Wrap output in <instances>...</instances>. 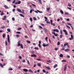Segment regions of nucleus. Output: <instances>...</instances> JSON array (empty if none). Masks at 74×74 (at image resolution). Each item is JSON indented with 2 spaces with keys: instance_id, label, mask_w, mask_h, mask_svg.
<instances>
[{
  "instance_id": "nucleus-1",
  "label": "nucleus",
  "mask_w": 74,
  "mask_h": 74,
  "mask_svg": "<svg viewBox=\"0 0 74 74\" xmlns=\"http://www.w3.org/2000/svg\"><path fill=\"white\" fill-rule=\"evenodd\" d=\"M41 41H39V44H38V46L40 48H41Z\"/></svg>"
},
{
  "instance_id": "nucleus-2",
  "label": "nucleus",
  "mask_w": 74,
  "mask_h": 74,
  "mask_svg": "<svg viewBox=\"0 0 74 74\" xmlns=\"http://www.w3.org/2000/svg\"><path fill=\"white\" fill-rule=\"evenodd\" d=\"M34 12H35L36 13V14H38V12H39V13H42V12H40L38 10H37L36 11H34Z\"/></svg>"
},
{
  "instance_id": "nucleus-3",
  "label": "nucleus",
  "mask_w": 74,
  "mask_h": 74,
  "mask_svg": "<svg viewBox=\"0 0 74 74\" xmlns=\"http://www.w3.org/2000/svg\"><path fill=\"white\" fill-rule=\"evenodd\" d=\"M63 31L64 32L65 34V35H67V34H68L67 32V31H66V29H63Z\"/></svg>"
},
{
  "instance_id": "nucleus-4",
  "label": "nucleus",
  "mask_w": 74,
  "mask_h": 74,
  "mask_svg": "<svg viewBox=\"0 0 74 74\" xmlns=\"http://www.w3.org/2000/svg\"><path fill=\"white\" fill-rule=\"evenodd\" d=\"M53 32H56L57 33L59 32V30L58 29H53Z\"/></svg>"
},
{
  "instance_id": "nucleus-5",
  "label": "nucleus",
  "mask_w": 74,
  "mask_h": 74,
  "mask_svg": "<svg viewBox=\"0 0 74 74\" xmlns=\"http://www.w3.org/2000/svg\"><path fill=\"white\" fill-rule=\"evenodd\" d=\"M71 38H69V39L70 40H73V36L72 35H71Z\"/></svg>"
},
{
  "instance_id": "nucleus-6",
  "label": "nucleus",
  "mask_w": 74,
  "mask_h": 74,
  "mask_svg": "<svg viewBox=\"0 0 74 74\" xmlns=\"http://www.w3.org/2000/svg\"><path fill=\"white\" fill-rule=\"evenodd\" d=\"M38 1V2L39 3H40L41 4H42V2H41V0H37Z\"/></svg>"
},
{
  "instance_id": "nucleus-7",
  "label": "nucleus",
  "mask_w": 74,
  "mask_h": 74,
  "mask_svg": "<svg viewBox=\"0 0 74 74\" xmlns=\"http://www.w3.org/2000/svg\"><path fill=\"white\" fill-rule=\"evenodd\" d=\"M17 11H18V12H21V13H22V11L20 10L18 8L17 9Z\"/></svg>"
},
{
  "instance_id": "nucleus-8",
  "label": "nucleus",
  "mask_w": 74,
  "mask_h": 74,
  "mask_svg": "<svg viewBox=\"0 0 74 74\" xmlns=\"http://www.w3.org/2000/svg\"><path fill=\"white\" fill-rule=\"evenodd\" d=\"M31 57H37V55L36 54H33L32 55H31Z\"/></svg>"
},
{
  "instance_id": "nucleus-9",
  "label": "nucleus",
  "mask_w": 74,
  "mask_h": 74,
  "mask_svg": "<svg viewBox=\"0 0 74 74\" xmlns=\"http://www.w3.org/2000/svg\"><path fill=\"white\" fill-rule=\"evenodd\" d=\"M70 51V49H65L64 50V51L65 52H68V51Z\"/></svg>"
},
{
  "instance_id": "nucleus-10",
  "label": "nucleus",
  "mask_w": 74,
  "mask_h": 74,
  "mask_svg": "<svg viewBox=\"0 0 74 74\" xmlns=\"http://www.w3.org/2000/svg\"><path fill=\"white\" fill-rule=\"evenodd\" d=\"M23 70L24 71H25V72H27L28 71V70L26 69H23Z\"/></svg>"
},
{
  "instance_id": "nucleus-11",
  "label": "nucleus",
  "mask_w": 74,
  "mask_h": 74,
  "mask_svg": "<svg viewBox=\"0 0 74 74\" xmlns=\"http://www.w3.org/2000/svg\"><path fill=\"white\" fill-rule=\"evenodd\" d=\"M21 45L20 44V41H19L18 42V47H19Z\"/></svg>"
},
{
  "instance_id": "nucleus-12",
  "label": "nucleus",
  "mask_w": 74,
  "mask_h": 74,
  "mask_svg": "<svg viewBox=\"0 0 74 74\" xmlns=\"http://www.w3.org/2000/svg\"><path fill=\"white\" fill-rule=\"evenodd\" d=\"M33 11H34V9H31L30 11V13H32Z\"/></svg>"
},
{
  "instance_id": "nucleus-13",
  "label": "nucleus",
  "mask_w": 74,
  "mask_h": 74,
  "mask_svg": "<svg viewBox=\"0 0 74 74\" xmlns=\"http://www.w3.org/2000/svg\"><path fill=\"white\" fill-rule=\"evenodd\" d=\"M66 68H67V66H66V65H65L64 66V71H66Z\"/></svg>"
},
{
  "instance_id": "nucleus-14",
  "label": "nucleus",
  "mask_w": 74,
  "mask_h": 74,
  "mask_svg": "<svg viewBox=\"0 0 74 74\" xmlns=\"http://www.w3.org/2000/svg\"><path fill=\"white\" fill-rule=\"evenodd\" d=\"M2 37L3 38H5V34H3L2 35Z\"/></svg>"
},
{
  "instance_id": "nucleus-15",
  "label": "nucleus",
  "mask_w": 74,
  "mask_h": 74,
  "mask_svg": "<svg viewBox=\"0 0 74 74\" xmlns=\"http://www.w3.org/2000/svg\"><path fill=\"white\" fill-rule=\"evenodd\" d=\"M45 19V21H47V19H48V18L47 17H46L45 16L44 17Z\"/></svg>"
},
{
  "instance_id": "nucleus-16",
  "label": "nucleus",
  "mask_w": 74,
  "mask_h": 74,
  "mask_svg": "<svg viewBox=\"0 0 74 74\" xmlns=\"http://www.w3.org/2000/svg\"><path fill=\"white\" fill-rule=\"evenodd\" d=\"M37 64L38 66H39V67H40V66H41V64H40V63H38Z\"/></svg>"
},
{
  "instance_id": "nucleus-17",
  "label": "nucleus",
  "mask_w": 74,
  "mask_h": 74,
  "mask_svg": "<svg viewBox=\"0 0 74 74\" xmlns=\"http://www.w3.org/2000/svg\"><path fill=\"white\" fill-rule=\"evenodd\" d=\"M60 12L62 14H63L64 13L63 12V11H62V10H60Z\"/></svg>"
},
{
  "instance_id": "nucleus-18",
  "label": "nucleus",
  "mask_w": 74,
  "mask_h": 74,
  "mask_svg": "<svg viewBox=\"0 0 74 74\" xmlns=\"http://www.w3.org/2000/svg\"><path fill=\"white\" fill-rule=\"evenodd\" d=\"M7 31L8 32H11V30H10V28H8Z\"/></svg>"
},
{
  "instance_id": "nucleus-19",
  "label": "nucleus",
  "mask_w": 74,
  "mask_h": 74,
  "mask_svg": "<svg viewBox=\"0 0 74 74\" xmlns=\"http://www.w3.org/2000/svg\"><path fill=\"white\" fill-rule=\"evenodd\" d=\"M4 18H2L3 20H5V18H6V16H4L3 17Z\"/></svg>"
},
{
  "instance_id": "nucleus-20",
  "label": "nucleus",
  "mask_w": 74,
  "mask_h": 74,
  "mask_svg": "<svg viewBox=\"0 0 74 74\" xmlns=\"http://www.w3.org/2000/svg\"><path fill=\"white\" fill-rule=\"evenodd\" d=\"M26 42L28 44H30V43H31V42H30V41H29V40H27L26 41Z\"/></svg>"
},
{
  "instance_id": "nucleus-21",
  "label": "nucleus",
  "mask_w": 74,
  "mask_h": 74,
  "mask_svg": "<svg viewBox=\"0 0 74 74\" xmlns=\"http://www.w3.org/2000/svg\"><path fill=\"white\" fill-rule=\"evenodd\" d=\"M68 5L69 7H71V5L69 3H68Z\"/></svg>"
},
{
  "instance_id": "nucleus-22",
  "label": "nucleus",
  "mask_w": 74,
  "mask_h": 74,
  "mask_svg": "<svg viewBox=\"0 0 74 74\" xmlns=\"http://www.w3.org/2000/svg\"><path fill=\"white\" fill-rule=\"evenodd\" d=\"M28 71L29 72H30V73H33V71L31 69H29Z\"/></svg>"
},
{
  "instance_id": "nucleus-23",
  "label": "nucleus",
  "mask_w": 74,
  "mask_h": 74,
  "mask_svg": "<svg viewBox=\"0 0 74 74\" xmlns=\"http://www.w3.org/2000/svg\"><path fill=\"white\" fill-rule=\"evenodd\" d=\"M67 24L68 25H70L71 27H72V26H71V24L70 23H67Z\"/></svg>"
},
{
  "instance_id": "nucleus-24",
  "label": "nucleus",
  "mask_w": 74,
  "mask_h": 74,
  "mask_svg": "<svg viewBox=\"0 0 74 74\" xmlns=\"http://www.w3.org/2000/svg\"><path fill=\"white\" fill-rule=\"evenodd\" d=\"M46 68L47 69H48V70H51V69H50V68H49V67L48 66V67L46 66Z\"/></svg>"
},
{
  "instance_id": "nucleus-25",
  "label": "nucleus",
  "mask_w": 74,
  "mask_h": 74,
  "mask_svg": "<svg viewBox=\"0 0 74 74\" xmlns=\"http://www.w3.org/2000/svg\"><path fill=\"white\" fill-rule=\"evenodd\" d=\"M57 66H58V65H57V64H55L53 66V68H55V67H56Z\"/></svg>"
},
{
  "instance_id": "nucleus-26",
  "label": "nucleus",
  "mask_w": 74,
  "mask_h": 74,
  "mask_svg": "<svg viewBox=\"0 0 74 74\" xmlns=\"http://www.w3.org/2000/svg\"><path fill=\"white\" fill-rule=\"evenodd\" d=\"M20 16L22 17H23L24 18L25 17V16H23V14H20Z\"/></svg>"
},
{
  "instance_id": "nucleus-27",
  "label": "nucleus",
  "mask_w": 74,
  "mask_h": 74,
  "mask_svg": "<svg viewBox=\"0 0 74 74\" xmlns=\"http://www.w3.org/2000/svg\"><path fill=\"white\" fill-rule=\"evenodd\" d=\"M29 19L31 22H32V21H33V19H32V18L30 17L29 18Z\"/></svg>"
},
{
  "instance_id": "nucleus-28",
  "label": "nucleus",
  "mask_w": 74,
  "mask_h": 74,
  "mask_svg": "<svg viewBox=\"0 0 74 74\" xmlns=\"http://www.w3.org/2000/svg\"><path fill=\"white\" fill-rule=\"evenodd\" d=\"M4 7L5 8H6L7 9H8V6H7V5H4Z\"/></svg>"
},
{
  "instance_id": "nucleus-29",
  "label": "nucleus",
  "mask_w": 74,
  "mask_h": 74,
  "mask_svg": "<svg viewBox=\"0 0 74 74\" xmlns=\"http://www.w3.org/2000/svg\"><path fill=\"white\" fill-rule=\"evenodd\" d=\"M0 66L1 67H3V65L1 63H0Z\"/></svg>"
},
{
  "instance_id": "nucleus-30",
  "label": "nucleus",
  "mask_w": 74,
  "mask_h": 74,
  "mask_svg": "<svg viewBox=\"0 0 74 74\" xmlns=\"http://www.w3.org/2000/svg\"><path fill=\"white\" fill-rule=\"evenodd\" d=\"M21 1H18V2H17V4H21Z\"/></svg>"
},
{
  "instance_id": "nucleus-31",
  "label": "nucleus",
  "mask_w": 74,
  "mask_h": 74,
  "mask_svg": "<svg viewBox=\"0 0 74 74\" xmlns=\"http://www.w3.org/2000/svg\"><path fill=\"white\" fill-rule=\"evenodd\" d=\"M20 46H21V48H23V45H22V44H21L20 45Z\"/></svg>"
},
{
  "instance_id": "nucleus-32",
  "label": "nucleus",
  "mask_w": 74,
  "mask_h": 74,
  "mask_svg": "<svg viewBox=\"0 0 74 74\" xmlns=\"http://www.w3.org/2000/svg\"><path fill=\"white\" fill-rule=\"evenodd\" d=\"M60 57H61V58H62L63 57V54H61L60 55Z\"/></svg>"
},
{
  "instance_id": "nucleus-33",
  "label": "nucleus",
  "mask_w": 74,
  "mask_h": 74,
  "mask_svg": "<svg viewBox=\"0 0 74 74\" xmlns=\"http://www.w3.org/2000/svg\"><path fill=\"white\" fill-rule=\"evenodd\" d=\"M68 45V43H66L64 44V47H65V46H66V45Z\"/></svg>"
},
{
  "instance_id": "nucleus-34",
  "label": "nucleus",
  "mask_w": 74,
  "mask_h": 74,
  "mask_svg": "<svg viewBox=\"0 0 74 74\" xmlns=\"http://www.w3.org/2000/svg\"><path fill=\"white\" fill-rule=\"evenodd\" d=\"M36 60H38V61H41V60L40 58L37 59Z\"/></svg>"
},
{
  "instance_id": "nucleus-35",
  "label": "nucleus",
  "mask_w": 74,
  "mask_h": 74,
  "mask_svg": "<svg viewBox=\"0 0 74 74\" xmlns=\"http://www.w3.org/2000/svg\"><path fill=\"white\" fill-rule=\"evenodd\" d=\"M47 62H48V63H51V60L47 61Z\"/></svg>"
},
{
  "instance_id": "nucleus-36",
  "label": "nucleus",
  "mask_w": 74,
  "mask_h": 74,
  "mask_svg": "<svg viewBox=\"0 0 74 74\" xmlns=\"http://www.w3.org/2000/svg\"><path fill=\"white\" fill-rule=\"evenodd\" d=\"M59 45H60V42H57V45L59 46Z\"/></svg>"
},
{
  "instance_id": "nucleus-37",
  "label": "nucleus",
  "mask_w": 74,
  "mask_h": 74,
  "mask_svg": "<svg viewBox=\"0 0 74 74\" xmlns=\"http://www.w3.org/2000/svg\"><path fill=\"white\" fill-rule=\"evenodd\" d=\"M50 22H51V25H53V24L52 23V20H50Z\"/></svg>"
},
{
  "instance_id": "nucleus-38",
  "label": "nucleus",
  "mask_w": 74,
  "mask_h": 74,
  "mask_svg": "<svg viewBox=\"0 0 74 74\" xmlns=\"http://www.w3.org/2000/svg\"><path fill=\"white\" fill-rule=\"evenodd\" d=\"M3 15H4V12H1V15L2 16Z\"/></svg>"
},
{
  "instance_id": "nucleus-39",
  "label": "nucleus",
  "mask_w": 74,
  "mask_h": 74,
  "mask_svg": "<svg viewBox=\"0 0 74 74\" xmlns=\"http://www.w3.org/2000/svg\"><path fill=\"white\" fill-rule=\"evenodd\" d=\"M40 25H41V26H45V25H44V24H43L41 23Z\"/></svg>"
},
{
  "instance_id": "nucleus-40",
  "label": "nucleus",
  "mask_w": 74,
  "mask_h": 74,
  "mask_svg": "<svg viewBox=\"0 0 74 74\" xmlns=\"http://www.w3.org/2000/svg\"><path fill=\"white\" fill-rule=\"evenodd\" d=\"M66 27H67V28H68V29H70V27L68 25H66Z\"/></svg>"
},
{
  "instance_id": "nucleus-41",
  "label": "nucleus",
  "mask_w": 74,
  "mask_h": 74,
  "mask_svg": "<svg viewBox=\"0 0 74 74\" xmlns=\"http://www.w3.org/2000/svg\"><path fill=\"white\" fill-rule=\"evenodd\" d=\"M62 62H66V61L65 60H63L62 61Z\"/></svg>"
},
{
  "instance_id": "nucleus-42",
  "label": "nucleus",
  "mask_w": 74,
  "mask_h": 74,
  "mask_svg": "<svg viewBox=\"0 0 74 74\" xmlns=\"http://www.w3.org/2000/svg\"><path fill=\"white\" fill-rule=\"evenodd\" d=\"M34 49H37V50H38V48L37 47H35Z\"/></svg>"
},
{
  "instance_id": "nucleus-43",
  "label": "nucleus",
  "mask_w": 74,
  "mask_h": 74,
  "mask_svg": "<svg viewBox=\"0 0 74 74\" xmlns=\"http://www.w3.org/2000/svg\"><path fill=\"white\" fill-rule=\"evenodd\" d=\"M68 14H69V13L67 12H65V15H68Z\"/></svg>"
},
{
  "instance_id": "nucleus-44",
  "label": "nucleus",
  "mask_w": 74,
  "mask_h": 74,
  "mask_svg": "<svg viewBox=\"0 0 74 74\" xmlns=\"http://www.w3.org/2000/svg\"><path fill=\"white\" fill-rule=\"evenodd\" d=\"M47 11H49V10H50V8L49 7L47 9Z\"/></svg>"
},
{
  "instance_id": "nucleus-45",
  "label": "nucleus",
  "mask_w": 74,
  "mask_h": 74,
  "mask_svg": "<svg viewBox=\"0 0 74 74\" xmlns=\"http://www.w3.org/2000/svg\"><path fill=\"white\" fill-rule=\"evenodd\" d=\"M33 19L34 21H36V18L35 17H33Z\"/></svg>"
},
{
  "instance_id": "nucleus-46",
  "label": "nucleus",
  "mask_w": 74,
  "mask_h": 74,
  "mask_svg": "<svg viewBox=\"0 0 74 74\" xmlns=\"http://www.w3.org/2000/svg\"><path fill=\"white\" fill-rule=\"evenodd\" d=\"M67 8H68L69 10H71V8L70 7H68Z\"/></svg>"
},
{
  "instance_id": "nucleus-47",
  "label": "nucleus",
  "mask_w": 74,
  "mask_h": 74,
  "mask_svg": "<svg viewBox=\"0 0 74 74\" xmlns=\"http://www.w3.org/2000/svg\"><path fill=\"white\" fill-rule=\"evenodd\" d=\"M27 63L28 64H30V62H29V61L28 60H27Z\"/></svg>"
},
{
  "instance_id": "nucleus-48",
  "label": "nucleus",
  "mask_w": 74,
  "mask_h": 74,
  "mask_svg": "<svg viewBox=\"0 0 74 74\" xmlns=\"http://www.w3.org/2000/svg\"><path fill=\"white\" fill-rule=\"evenodd\" d=\"M8 38V42H10V38Z\"/></svg>"
},
{
  "instance_id": "nucleus-49",
  "label": "nucleus",
  "mask_w": 74,
  "mask_h": 74,
  "mask_svg": "<svg viewBox=\"0 0 74 74\" xmlns=\"http://www.w3.org/2000/svg\"><path fill=\"white\" fill-rule=\"evenodd\" d=\"M5 45L7 46V41H5Z\"/></svg>"
},
{
  "instance_id": "nucleus-50",
  "label": "nucleus",
  "mask_w": 74,
  "mask_h": 74,
  "mask_svg": "<svg viewBox=\"0 0 74 74\" xmlns=\"http://www.w3.org/2000/svg\"><path fill=\"white\" fill-rule=\"evenodd\" d=\"M16 33L17 34H21V32H16Z\"/></svg>"
},
{
  "instance_id": "nucleus-51",
  "label": "nucleus",
  "mask_w": 74,
  "mask_h": 74,
  "mask_svg": "<svg viewBox=\"0 0 74 74\" xmlns=\"http://www.w3.org/2000/svg\"><path fill=\"white\" fill-rule=\"evenodd\" d=\"M61 47H63V48H64L65 47V46H64V45H61Z\"/></svg>"
},
{
  "instance_id": "nucleus-52",
  "label": "nucleus",
  "mask_w": 74,
  "mask_h": 74,
  "mask_svg": "<svg viewBox=\"0 0 74 74\" xmlns=\"http://www.w3.org/2000/svg\"><path fill=\"white\" fill-rule=\"evenodd\" d=\"M42 71L43 73H45V70L43 69L42 70Z\"/></svg>"
},
{
  "instance_id": "nucleus-53",
  "label": "nucleus",
  "mask_w": 74,
  "mask_h": 74,
  "mask_svg": "<svg viewBox=\"0 0 74 74\" xmlns=\"http://www.w3.org/2000/svg\"><path fill=\"white\" fill-rule=\"evenodd\" d=\"M46 21H46L47 23H49V24L50 23V22L48 21H47V20Z\"/></svg>"
},
{
  "instance_id": "nucleus-54",
  "label": "nucleus",
  "mask_w": 74,
  "mask_h": 74,
  "mask_svg": "<svg viewBox=\"0 0 74 74\" xmlns=\"http://www.w3.org/2000/svg\"><path fill=\"white\" fill-rule=\"evenodd\" d=\"M21 27H19L18 28V30H21Z\"/></svg>"
},
{
  "instance_id": "nucleus-55",
  "label": "nucleus",
  "mask_w": 74,
  "mask_h": 74,
  "mask_svg": "<svg viewBox=\"0 0 74 74\" xmlns=\"http://www.w3.org/2000/svg\"><path fill=\"white\" fill-rule=\"evenodd\" d=\"M43 47H46V45H45V44H44V43L43 44Z\"/></svg>"
},
{
  "instance_id": "nucleus-56",
  "label": "nucleus",
  "mask_w": 74,
  "mask_h": 74,
  "mask_svg": "<svg viewBox=\"0 0 74 74\" xmlns=\"http://www.w3.org/2000/svg\"><path fill=\"white\" fill-rule=\"evenodd\" d=\"M39 28H40V29H42V27L41 26H39Z\"/></svg>"
},
{
  "instance_id": "nucleus-57",
  "label": "nucleus",
  "mask_w": 74,
  "mask_h": 74,
  "mask_svg": "<svg viewBox=\"0 0 74 74\" xmlns=\"http://www.w3.org/2000/svg\"><path fill=\"white\" fill-rule=\"evenodd\" d=\"M15 0H14L13 1H12V3L13 4H14V3H15Z\"/></svg>"
},
{
  "instance_id": "nucleus-58",
  "label": "nucleus",
  "mask_w": 74,
  "mask_h": 74,
  "mask_svg": "<svg viewBox=\"0 0 74 74\" xmlns=\"http://www.w3.org/2000/svg\"><path fill=\"white\" fill-rule=\"evenodd\" d=\"M60 33H61V35H62V30H60Z\"/></svg>"
},
{
  "instance_id": "nucleus-59",
  "label": "nucleus",
  "mask_w": 74,
  "mask_h": 74,
  "mask_svg": "<svg viewBox=\"0 0 74 74\" xmlns=\"http://www.w3.org/2000/svg\"><path fill=\"white\" fill-rule=\"evenodd\" d=\"M62 37H63V36H62V35H60V38H62Z\"/></svg>"
},
{
  "instance_id": "nucleus-60",
  "label": "nucleus",
  "mask_w": 74,
  "mask_h": 74,
  "mask_svg": "<svg viewBox=\"0 0 74 74\" xmlns=\"http://www.w3.org/2000/svg\"><path fill=\"white\" fill-rule=\"evenodd\" d=\"M7 38H10V37L9 36V35H7Z\"/></svg>"
},
{
  "instance_id": "nucleus-61",
  "label": "nucleus",
  "mask_w": 74,
  "mask_h": 74,
  "mask_svg": "<svg viewBox=\"0 0 74 74\" xmlns=\"http://www.w3.org/2000/svg\"><path fill=\"white\" fill-rule=\"evenodd\" d=\"M19 58L20 59H22V57L21 56H19Z\"/></svg>"
},
{
  "instance_id": "nucleus-62",
  "label": "nucleus",
  "mask_w": 74,
  "mask_h": 74,
  "mask_svg": "<svg viewBox=\"0 0 74 74\" xmlns=\"http://www.w3.org/2000/svg\"><path fill=\"white\" fill-rule=\"evenodd\" d=\"M12 21H15V18H14V17L12 18Z\"/></svg>"
},
{
  "instance_id": "nucleus-63",
  "label": "nucleus",
  "mask_w": 74,
  "mask_h": 74,
  "mask_svg": "<svg viewBox=\"0 0 74 74\" xmlns=\"http://www.w3.org/2000/svg\"><path fill=\"white\" fill-rule=\"evenodd\" d=\"M13 69L12 68L9 69V70H12Z\"/></svg>"
},
{
  "instance_id": "nucleus-64",
  "label": "nucleus",
  "mask_w": 74,
  "mask_h": 74,
  "mask_svg": "<svg viewBox=\"0 0 74 74\" xmlns=\"http://www.w3.org/2000/svg\"><path fill=\"white\" fill-rule=\"evenodd\" d=\"M54 35L56 36H58V34H56L55 33L54 34Z\"/></svg>"
}]
</instances>
